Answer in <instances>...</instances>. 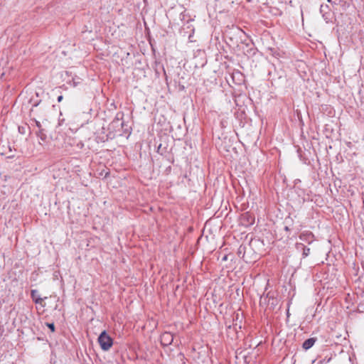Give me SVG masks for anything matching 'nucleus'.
<instances>
[{
    "instance_id": "f257e3e1",
    "label": "nucleus",
    "mask_w": 364,
    "mask_h": 364,
    "mask_svg": "<svg viewBox=\"0 0 364 364\" xmlns=\"http://www.w3.org/2000/svg\"><path fill=\"white\" fill-rule=\"evenodd\" d=\"M98 342L103 350H108L113 344L112 338L105 331H102L98 337Z\"/></svg>"
},
{
    "instance_id": "f03ea898",
    "label": "nucleus",
    "mask_w": 364,
    "mask_h": 364,
    "mask_svg": "<svg viewBox=\"0 0 364 364\" xmlns=\"http://www.w3.org/2000/svg\"><path fill=\"white\" fill-rule=\"evenodd\" d=\"M255 223V217L250 214L249 213H245L242 215L241 217V223L247 227L253 225Z\"/></svg>"
},
{
    "instance_id": "7ed1b4c3",
    "label": "nucleus",
    "mask_w": 364,
    "mask_h": 364,
    "mask_svg": "<svg viewBox=\"0 0 364 364\" xmlns=\"http://www.w3.org/2000/svg\"><path fill=\"white\" fill-rule=\"evenodd\" d=\"M173 335L169 332H164L161 336V343L163 346H167L172 343Z\"/></svg>"
},
{
    "instance_id": "20e7f679",
    "label": "nucleus",
    "mask_w": 364,
    "mask_h": 364,
    "mask_svg": "<svg viewBox=\"0 0 364 364\" xmlns=\"http://www.w3.org/2000/svg\"><path fill=\"white\" fill-rule=\"evenodd\" d=\"M299 239L308 244L314 241V235L310 231H304L299 235Z\"/></svg>"
},
{
    "instance_id": "39448f33",
    "label": "nucleus",
    "mask_w": 364,
    "mask_h": 364,
    "mask_svg": "<svg viewBox=\"0 0 364 364\" xmlns=\"http://www.w3.org/2000/svg\"><path fill=\"white\" fill-rule=\"evenodd\" d=\"M320 12L323 18L328 22L331 18V13L329 6L327 4H321L320 7Z\"/></svg>"
},
{
    "instance_id": "423d86ee",
    "label": "nucleus",
    "mask_w": 364,
    "mask_h": 364,
    "mask_svg": "<svg viewBox=\"0 0 364 364\" xmlns=\"http://www.w3.org/2000/svg\"><path fill=\"white\" fill-rule=\"evenodd\" d=\"M31 296L36 304H42L43 299L42 298H41L38 291L37 289L31 290Z\"/></svg>"
},
{
    "instance_id": "0eeeda50",
    "label": "nucleus",
    "mask_w": 364,
    "mask_h": 364,
    "mask_svg": "<svg viewBox=\"0 0 364 364\" xmlns=\"http://www.w3.org/2000/svg\"><path fill=\"white\" fill-rule=\"evenodd\" d=\"M316 341V338H310L306 339L302 344L303 348H304L305 350L311 348L314 345Z\"/></svg>"
},
{
    "instance_id": "6e6552de",
    "label": "nucleus",
    "mask_w": 364,
    "mask_h": 364,
    "mask_svg": "<svg viewBox=\"0 0 364 364\" xmlns=\"http://www.w3.org/2000/svg\"><path fill=\"white\" fill-rule=\"evenodd\" d=\"M270 303V294L268 293L266 296H261L259 299V305L264 306L269 304Z\"/></svg>"
},
{
    "instance_id": "1a4fd4ad",
    "label": "nucleus",
    "mask_w": 364,
    "mask_h": 364,
    "mask_svg": "<svg viewBox=\"0 0 364 364\" xmlns=\"http://www.w3.org/2000/svg\"><path fill=\"white\" fill-rule=\"evenodd\" d=\"M36 135L41 141H43V142L46 141V140L47 139V135L44 132V129H38V131L36 132Z\"/></svg>"
},
{
    "instance_id": "9d476101",
    "label": "nucleus",
    "mask_w": 364,
    "mask_h": 364,
    "mask_svg": "<svg viewBox=\"0 0 364 364\" xmlns=\"http://www.w3.org/2000/svg\"><path fill=\"white\" fill-rule=\"evenodd\" d=\"M295 247L297 251H302L304 249L305 245L301 242H296L295 245Z\"/></svg>"
},
{
    "instance_id": "9b49d317",
    "label": "nucleus",
    "mask_w": 364,
    "mask_h": 364,
    "mask_svg": "<svg viewBox=\"0 0 364 364\" xmlns=\"http://www.w3.org/2000/svg\"><path fill=\"white\" fill-rule=\"evenodd\" d=\"M310 254V248L305 246L304 249L302 250L303 257H306Z\"/></svg>"
},
{
    "instance_id": "f8f14e48",
    "label": "nucleus",
    "mask_w": 364,
    "mask_h": 364,
    "mask_svg": "<svg viewBox=\"0 0 364 364\" xmlns=\"http://www.w3.org/2000/svg\"><path fill=\"white\" fill-rule=\"evenodd\" d=\"M48 327L50 329L52 332L55 331V325L53 323H47Z\"/></svg>"
},
{
    "instance_id": "ddd939ff",
    "label": "nucleus",
    "mask_w": 364,
    "mask_h": 364,
    "mask_svg": "<svg viewBox=\"0 0 364 364\" xmlns=\"http://www.w3.org/2000/svg\"><path fill=\"white\" fill-rule=\"evenodd\" d=\"M275 301H277V300L274 298V296H271V295H270V303H269V304H270L272 306H274V305L276 304H275Z\"/></svg>"
},
{
    "instance_id": "4468645a",
    "label": "nucleus",
    "mask_w": 364,
    "mask_h": 364,
    "mask_svg": "<svg viewBox=\"0 0 364 364\" xmlns=\"http://www.w3.org/2000/svg\"><path fill=\"white\" fill-rule=\"evenodd\" d=\"M18 131L21 134H25V127H18Z\"/></svg>"
},
{
    "instance_id": "2eb2a0df",
    "label": "nucleus",
    "mask_w": 364,
    "mask_h": 364,
    "mask_svg": "<svg viewBox=\"0 0 364 364\" xmlns=\"http://www.w3.org/2000/svg\"><path fill=\"white\" fill-rule=\"evenodd\" d=\"M35 123H36V127L38 128V129H42L41 124L40 122L35 119Z\"/></svg>"
},
{
    "instance_id": "dca6fc26",
    "label": "nucleus",
    "mask_w": 364,
    "mask_h": 364,
    "mask_svg": "<svg viewBox=\"0 0 364 364\" xmlns=\"http://www.w3.org/2000/svg\"><path fill=\"white\" fill-rule=\"evenodd\" d=\"M120 119H121L119 117V114H117V117H116V118L114 119V122H114V123H115V122H119L120 121Z\"/></svg>"
},
{
    "instance_id": "f3484780",
    "label": "nucleus",
    "mask_w": 364,
    "mask_h": 364,
    "mask_svg": "<svg viewBox=\"0 0 364 364\" xmlns=\"http://www.w3.org/2000/svg\"><path fill=\"white\" fill-rule=\"evenodd\" d=\"M40 102H41V100L37 101V102H34L32 104V106H33V107H37V106L39 105V103H40Z\"/></svg>"
},
{
    "instance_id": "a211bd4d",
    "label": "nucleus",
    "mask_w": 364,
    "mask_h": 364,
    "mask_svg": "<svg viewBox=\"0 0 364 364\" xmlns=\"http://www.w3.org/2000/svg\"><path fill=\"white\" fill-rule=\"evenodd\" d=\"M63 97L62 95H60L58 97V102H60L62 101Z\"/></svg>"
},
{
    "instance_id": "6ab92c4d",
    "label": "nucleus",
    "mask_w": 364,
    "mask_h": 364,
    "mask_svg": "<svg viewBox=\"0 0 364 364\" xmlns=\"http://www.w3.org/2000/svg\"><path fill=\"white\" fill-rule=\"evenodd\" d=\"M284 230H285L286 231H289V227H287V226H285Z\"/></svg>"
},
{
    "instance_id": "aec40b11",
    "label": "nucleus",
    "mask_w": 364,
    "mask_h": 364,
    "mask_svg": "<svg viewBox=\"0 0 364 364\" xmlns=\"http://www.w3.org/2000/svg\"><path fill=\"white\" fill-rule=\"evenodd\" d=\"M124 122H121V126L123 127H124Z\"/></svg>"
},
{
    "instance_id": "412c9836",
    "label": "nucleus",
    "mask_w": 364,
    "mask_h": 364,
    "mask_svg": "<svg viewBox=\"0 0 364 364\" xmlns=\"http://www.w3.org/2000/svg\"><path fill=\"white\" fill-rule=\"evenodd\" d=\"M238 316H239V314H236V315H235V318H236V319H237V318H238Z\"/></svg>"
},
{
    "instance_id": "4be33fe9",
    "label": "nucleus",
    "mask_w": 364,
    "mask_h": 364,
    "mask_svg": "<svg viewBox=\"0 0 364 364\" xmlns=\"http://www.w3.org/2000/svg\"><path fill=\"white\" fill-rule=\"evenodd\" d=\"M226 259H227V257L225 256L224 258H223V260H226Z\"/></svg>"
},
{
    "instance_id": "5701e85b",
    "label": "nucleus",
    "mask_w": 364,
    "mask_h": 364,
    "mask_svg": "<svg viewBox=\"0 0 364 364\" xmlns=\"http://www.w3.org/2000/svg\"><path fill=\"white\" fill-rule=\"evenodd\" d=\"M331 0H328V2H330Z\"/></svg>"
}]
</instances>
